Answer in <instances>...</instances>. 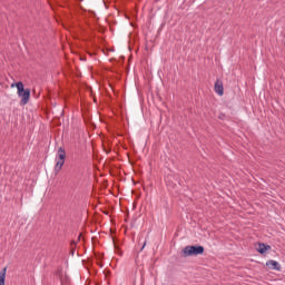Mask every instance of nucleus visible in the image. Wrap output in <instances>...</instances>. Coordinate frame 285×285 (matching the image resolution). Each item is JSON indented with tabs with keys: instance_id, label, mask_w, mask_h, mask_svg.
<instances>
[{
	"instance_id": "f03ea898",
	"label": "nucleus",
	"mask_w": 285,
	"mask_h": 285,
	"mask_svg": "<svg viewBox=\"0 0 285 285\" xmlns=\"http://www.w3.org/2000/svg\"><path fill=\"white\" fill-rule=\"evenodd\" d=\"M204 246L202 245H188L183 249L184 257H197V255H204Z\"/></svg>"
},
{
	"instance_id": "7ed1b4c3",
	"label": "nucleus",
	"mask_w": 285,
	"mask_h": 285,
	"mask_svg": "<svg viewBox=\"0 0 285 285\" xmlns=\"http://www.w3.org/2000/svg\"><path fill=\"white\" fill-rule=\"evenodd\" d=\"M63 164H66V149L63 147H59L57 163L55 166V173H61V168H63Z\"/></svg>"
},
{
	"instance_id": "9d476101",
	"label": "nucleus",
	"mask_w": 285,
	"mask_h": 285,
	"mask_svg": "<svg viewBox=\"0 0 285 285\" xmlns=\"http://www.w3.org/2000/svg\"><path fill=\"white\" fill-rule=\"evenodd\" d=\"M71 255H75V248H71Z\"/></svg>"
},
{
	"instance_id": "9b49d317",
	"label": "nucleus",
	"mask_w": 285,
	"mask_h": 285,
	"mask_svg": "<svg viewBox=\"0 0 285 285\" xmlns=\"http://www.w3.org/2000/svg\"><path fill=\"white\" fill-rule=\"evenodd\" d=\"M81 239V235L78 236V242Z\"/></svg>"
},
{
	"instance_id": "6e6552de",
	"label": "nucleus",
	"mask_w": 285,
	"mask_h": 285,
	"mask_svg": "<svg viewBox=\"0 0 285 285\" xmlns=\"http://www.w3.org/2000/svg\"><path fill=\"white\" fill-rule=\"evenodd\" d=\"M70 247H71V248H77V242H76V240H72L71 244H70Z\"/></svg>"
},
{
	"instance_id": "39448f33",
	"label": "nucleus",
	"mask_w": 285,
	"mask_h": 285,
	"mask_svg": "<svg viewBox=\"0 0 285 285\" xmlns=\"http://www.w3.org/2000/svg\"><path fill=\"white\" fill-rule=\"evenodd\" d=\"M266 266L271 268V271H282V266L277 261L271 259L266 262Z\"/></svg>"
},
{
	"instance_id": "1a4fd4ad",
	"label": "nucleus",
	"mask_w": 285,
	"mask_h": 285,
	"mask_svg": "<svg viewBox=\"0 0 285 285\" xmlns=\"http://www.w3.org/2000/svg\"><path fill=\"white\" fill-rule=\"evenodd\" d=\"M144 248H146V242L142 245V248H140V252L144 250Z\"/></svg>"
},
{
	"instance_id": "423d86ee",
	"label": "nucleus",
	"mask_w": 285,
	"mask_h": 285,
	"mask_svg": "<svg viewBox=\"0 0 285 285\" xmlns=\"http://www.w3.org/2000/svg\"><path fill=\"white\" fill-rule=\"evenodd\" d=\"M257 253H259L261 255H264V253H266V250H271V245H266L264 243H259L256 247Z\"/></svg>"
},
{
	"instance_id": "20e7f679",
	"label": "nucleus",
	"mask_w": 285,
	"mask_h": 285,
	"mask_svg": "<svg viewBox=\"0 0 285 285\" xmlns=\"http://www.w3.org/2000/svg\"><path fill=\"white\" fill-rule=\"evenodd\" d=\"M214 90L216 94L219 95V97H223L224 96V82L222 80L217 79L214 85Z\"/></svg>"
},
{
	"instance_id": "f257e3e1",
	"label": "nucleus",
	"mask_w": 285,
	"mask_h": 285,
	"mask_svg": "<svg viewBox=\"0 0 285 285\" xmlns=\"http://www.w3.org/2000/svg\"><path fill=\"white\" fill-rule=\"evenodd\" d=\"M17 88L18 97H21L20 106H26L30 101V89L23 88V82L19 81L11 85V88Z\"/></svg>"
},
{
	"instance_id": "0eeeda50",
	"label": "nucleus",
	"mask_w": 285,
	"mask_h": 285,
	"mask_svg": "<svg viewBox=\"0 0 285 285\" xmlns=\"http://www.w3.org/2000/svg\"><path fill=\"white\" fill-rule=\"evenodd\" d=\"M8 271V267H4L1 272H0V285H6V273Z\"/></svg>"
}]
</instances>
